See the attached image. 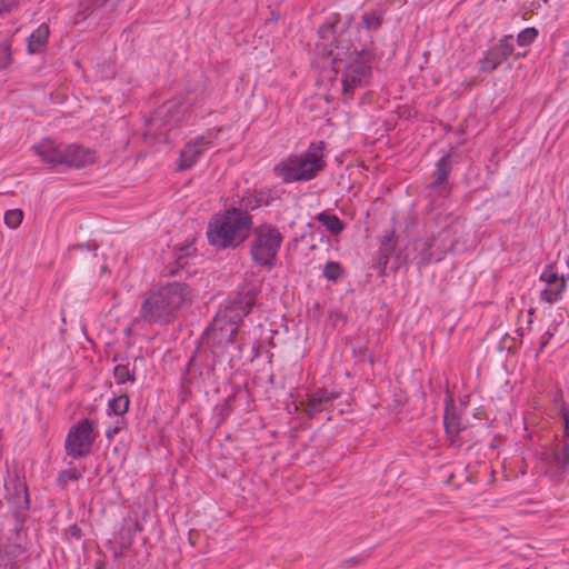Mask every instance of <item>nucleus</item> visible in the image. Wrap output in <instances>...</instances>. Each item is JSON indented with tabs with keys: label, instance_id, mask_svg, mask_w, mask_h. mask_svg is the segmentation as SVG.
Instances as JSON below:
<instances>
[{
	"label": "nucleus",
	"instance_id": "f257e3e1",
	"mask_svg": "<svg viewBox=\"0 0 569 569\" xmlns=\"http://www.w3.org/2000/svg\"><path fill=\"white\" fill-rule=\"evenodd\" d=\"M189 297L188 286L180 282L151 289L141 305L140 317L149 323H169Z\"/></svg>",
	"mask_w": 569,
	"mask_h": 569
},
{
	"label": "nucleus",
	"instance_id": "f03ea898",
	"mask_svg": "<svg viewBox=\"0 0 569 569\" xmlns=\"http://www.w3.org/2000/svg\"><path fill=\"white\" fill-rule=\"evenodd\" d=\"M203 98L187 94L173 98L160 106L148 121V132L169 140V133L183 120L202 117L208 110L203 108Z\"/></svg>",
	"mask_w": 569,
	"mask_h": 569
},
{
	"label": "nucleus",
	"instance_id": "7ed1b4c3",
	"mask_svg": "<svg viewBox=\"0 0 569 569\" xmlns=\"http://www.w3.org/2000/svg\"><path fill=\"white\" fill-rule=\"evenodd\" d=\"M251 229L250 214L246 210L231 208L210 219L207 237L209 243L217 248H237L248 238Z\"/></svg>",
	"mask_w": 569,
	"mask_h": 569
},
{
	"label": "nucleus",
	"instance_id": "20e7f679",
	"mask_svg": "<svg viewBox=\"0 0 569 569\" xmlns=\"http://www.w3.org/2000/svg\"><path fill=\"white\" fill-rule=\"evenodd\" d=\"M326 144L311 142L307 150L291 154L274 166V173L284 183L310 181L326 168Z\"/></svg>",
	"mask_w": 569,
	"mask_h": 569
},
{
	"label": "nucleus",
	"instance_id": "39448f33",
	"mask_svg": "<svg viewBox=\"0 0 569 569\" xmlns=\"http://www.w3.org/2000/svg\"><path fill=\"white\" fill-rule=\"evenodd\" d=\"M253 303L254 296L251 292H247L242 299H234L223 308H220L208 329L209 339L218 343H233V336L238 330V325L248 315Z\"/></svg>",
	"mask_w": 569,
	"mask_h": 569
},
{
	"label": "nucleus",
	"instance_id": "423d86ee",
	"mask_svg": "<svg viewBox=\"0 0 569 569\" xmlns=\"http://www.w3.org/2000/svg\"><path fill=\"white\" fill-rule=\"evenodd\" d=\"M457 229L458 223L450 221L437 234H426L416 239L413 242V260H416V263L418 266H426L443 260L456 244Z\"/></svg>",
	"mask_w": 569,
	"mask_h": 569
},
{
	"label": "nucleus",
	"instance_id": "0eeeda50",
	"mask_svg": "<svg viewBox=\"0 0 569 569\" xmlns=\"http://www.w3.org/2000/svg\"><path fill=\"white\" fill-rule=\"evenodd\" d=\"M282 241L283 236L276 226L268 222L258 224L252 229L251 259L261 268H272Z\"/></svg>",
	"mask_w": 569,
	"mask_h": 569
},
{
	"label": "nucleus",
	"instance_id": "6e6552de",
	"mask_svg": "<svg viewBox=\"0 0 569 569\" xmlns=\"http://www.w3.org/2000/svg\"><path fill=\"white\" fill-rule=\"evenodd\" d=\"M371 78V62L366 52L353 51L342 74L345 94H352L356 88L369 84Z\"/></svg>",
	"mask_w": 569,
	"mask_h": 569
},
{
	"label": "nucleus",
	"instance_id": "1a4fd4ad",
	"mask_svg": "<svg viewBox=\"0 0 569 569\" xmlns=\"http://www.w3.org/2000/svg\"><path fill=\"white\" fill-rule=\"evenodd\" d=\"M220 129H209L204 133L190 139L180 151L178 170L192 168L210 149L214 147Z\"/></svg>",
	"mask_w": 569,
	"mask_h": 569
},
{
	"label": "nucleus",
	"instance_id": "9d476101",
	"mask_svg": "<svg viewBox=\"0 0 569 569\" xmlns=\"http://www.w3.org/2000/svg\"><path fill=\"white\" fill-rule=\"evenodd\" d=\"M93 442V423L89 419H82L69 429L64 449L68 456L82 458L91 452Z\"/></svg>",
	"mask_w": 569,
	"mask_h": 569
},
{
	"label": "nucleus",
	"instance_id": "9b49d317",
	"mask_svg": "<svg viewBox=\"0 0 569 569\" xmlns=\"http://www.w3.org/2000/svg\"><path fill=\"white\" fill-rule=\"evenodd\" d=\"M539 459L547 475L552 478L563 476L569 469V442L559 441L553 446L542 448Z\"/></svg>",
	"mask_w": 569,
	"mask_h": 569
},
{
	"label": "nucleus",
	"instance_id": "f8f14e48",
	"mask_svg": "<svg viewBox=\"0 0 569 569\" xmlns=\"http://www.w3.org/2000/svg\"><path fill=\"white\" fill-rule=\"evenodd\" d=\"M512 36H505L499 42L487 50L479 60V68L483 72H491L496 70L503 61H506L513 52L515 47L512 42Z\"/></svg>",
	"mask_w": 569,
	"mask_h": 569
},
{
	"label": "nucleus",
	"instance_id": "ddd939ff",
	"mask_svg": "<svg viewBox=\"0 0 569 569\" xmlns=\"http://www.w3.org/2000/svg\"><path fill=\"white\" fill-rule=\"evenodd\" d=\"M66 144L58 143L52 139H42L39 143L32 146L34 153L50 166H64Z\"/></svg>",
	"mask_w": 569,
	"mask_h": 569
},
{
	"label": "nucleus",
	"instance_id": "4468645a",
	"mask_svg": "<svg viewBox=\"0 0 569 569\" xmlns=\"http://www.w3.org/2000/svg\"><path fill=\"white\" fill-rule=\"evenodd\" d=\"M64 158V166L72 168H82L94 163L97 154L94 150L89 148H83L78 144H66Z\"/></svg>",
	"mask_w": 569,
	"mask_h": 569
},
{
	"label": "nucleus",
	"instance_id": "2eb2a0df",
	"mask_svg": "<svg viewBox=\"0 0 569 569\" xmlns=\"http://www.w3.org/2000/svg\"><path fill=\"white\" fill-rule=\"evenodd\" d=\"M121 0H80L79 14L83 19L92 14L103 17L113 12Z\"/></svg>",
	"mask_w": 569,
	"mask_h": 569
},
{
	"label": "nucleus",
	"instance_id": "dca6fc26",
	"mask_svg": "<svg viewBox=\"0 0 569 569\" xmlns=\"http://www.w3.org/2000/svg\"><path fill=\"white\" fill-rule=\"evenodd\" d=\"M338 397L339 393L333 390H328L325 388L319 389L312 395L308 396L306 411L309 416H313L323 410H327L328 407L332 403V401Z\"/></svg>",
	"mask_w": 569,
	"mask_h": 569
},
{
	"label": "nucleus",
	"instance_id": "f3484780",
	"mask_svg": "<svg viewBox=\"0 0 569 569\" xmlns=\"http://www.w3.org/2000/svg\"><path fill=\"white\" fill-rule=\"evenodd\" d=\"M50 34L49 26L41 23L28 39V51L32 54L39 53L46 47Z\"/></svg>",
	"mask_w": 569,
	"mask_h": 569
},
{
	"label": "nucleus",
	"instance_id": "a211bd4d",
	"mask_svg": "<svg viewBox=\"0 0 569 569\" xmlns=\"http://www.w3.org/2000/svg\"><path fill=\"white\" fill-rule=\"evenodd\" d=\"M567 288V280L556 281L555 283L546 284L540 292V300L553 305L562 299Z\"/></svg>",
	"mask_w": 569,
	"mask_h": 569
},
{
	"label": "nucleus",
	"instance_id": "6ab92c4d",
	"mask_svg": "<svg viewBox=\"0 0 569 569\" xmlns=\"http://www.w3.org/2000/svg\"><path fill=\"white\" fill-rule=\"evenodd\" d=\"M315 219L320 222L331 234H339L345 229V224L338 216L328 211L319 212Z\"/></svg>",
	"mask_w": 569,
	"mask_h": 569
},
{
	"label": "nucleus",
	"instance_id": "aec40b11",
	"mask_svg": "<svg viewBox=\"0 0 569 569\" xmlns=\"http://www.w3.org/2000/svg\"><path fill=\"white\" fill-rule=\"evenodd\" d=\"M129 403L130 401L127 395L113 397L108 401L107 415L122 416L128 411Z\"/></svg>",
	"mask_w": 569,
	"mask_h": 569
},
{
	"label": "nucleus",
	"instance_id": "412c9836",
	"mask_svg": "<svg viewBox=\"0 0 569 569\" xmlns=\"http://www.w3.org/2000/svg\"><path fill=\"white\" fill-rule=\"evenodd\" d=\"M443 425L450 438L456 437L460 431V419L452 410H449L448 407L446 408Z\"/></svg>",
	"mask_w": 569,
	"mask_h": 569
},
{
	"label": "nucleus",
	"instance_id": "4be33fe9",
	"mask_svg": "<svg viewBox=\"0 0 569 569\" xmlns=\"http://www.w3.org/2000/svg\"><path fill=\"white\" fill-rule=\"evenodd\" d=\"M437 179L435 184H442L447 180L450 172V157L449 154L442 156L436 164Z\"/></svg>",
	"mask_w": 569,
	"mask_h": 569
},
{
	"label": "nucleus",
	"instance_id": "5701e85b",
	"mask_svg": "<svg viewBox=\"0 0 569 569\" xmlns=\"http://www.w3.org/2000/svg\"><path fill=\"white\" fill-rule=\"evenodd\" d=\"M113 377L118 385L136 381L134 375L130 371L128 365H117L113 369Z\"/></svg>",
	"mask_w": 569,
	"mask_h": 569
},
{
	"label": "nucleus",
	"instance_id": "b1692460",
	"mask_svg": "<svg viewBox=\"0 0 569 569\" xmlns=\"http://www.w3.org/2000/svg\"><path fill=\"white\" fill-rule=\"evenodd\" d=\"M23 219V213L20 209H11L4 213V224L10 229L18 228Z\"/></svg>",
	"mask_w": 569,
	"mask_h": 569
},
{
	"label": "nucleus",
	"instance_id": "393cba45",
	"mask_svg": "<svg viewBox=\"0 0 569 569\" xmlns=\"http://www.w3.org/2000/svg\"><path fill=\"white\" fill-rule=\"evenodd\" d=\"M342 274V268L339 262L329 261L325 264L323 277L330 281H337Z\"/></svg>",
	"mask_w": 569,
	"mask_h": 569
},
{
	"label": "nucleus",
	"instance_id": "a878e982",
	"mask_svg": "<svg viewBox=\"0 0 569 569\" xmlns=\"http://www.w3.org/2000/svg\"><path fill=\"white\" fill-rule=\"evenodd\" d=\"M538 37V31L533 28H526L521 32H519L517 37V43L520 47H526L531 44L536 38Z\"/></svg>",
	"mask_w": 569,
	"mask_h": 569
},
{
	"label": "nucleus",
	"instance_id": "bb28decb",
	"mask_svg": "<svg viewBox=\"0 0 569 569\" xmlns=\"http://www.w3.org/2000/svg\"><path fill=\"white\" fill-rule=\"evenodd\" d=\"M381 14L377 11L367 12L362 16V22L368 30L377 29L381 26Z\"/></svg>",
	"mask_w": 569,
	"mask_h": 569
},
{
	"label": "nucleus",
	"instance_id": "cd10ccee",
	"mask_svg": "<svg viewBox=\"0 0 569 569\" xmlns=\"http://www.w3.org/2000/svg\"><path fill=\"white\" fill-rule=\"evenodd\" d=\"M82 477V471L78 468H70L59 473L58 480L62 486H67L70 481H76Z\"/></svg>",
	"mask_w": 569,
	"mask_h": 569
},
{
	"label": "nucleus",
	"instance_id": "c85d7f7f",
	"mask_svg": "<svg viewBox=\"0 0 569 569\" xmlns=\"http://www.w3.org/2000/svg\"><path fill=\"white\" fill-rule=\"evenodd\" d=\"M539 280L545 282V284L555 283L556 281L566 280L563 276H559L552 268V266H547L539 276Z\"/></svg>",
	"mask_w": 569,
	"mask_h": 569
},
{
	"label": "nucleus",
	"instance_id": "c756f323",
	"mask_svg": "<svg viewBox=\"0 0 569 569\" xmlns=\"http://www.w3.org/2000/svg\"><path fill=\"white\" fill-rule=\"evenodd\" d=\"M73 249L89 250V251L96 252L98 249V246L94 243H79V244L74 246Z\"/></svg>",
	"mask_w": 569,
	"mask_h": 569
},
{
	"label": "nucleus",
	"instance_id": "7c9ffc66",
	"mask_svg": "<svg viewBox=\"0 0 569 569\" xmlns=\"http://www.w3.org/2000/svg\"><path fill=\"white\" fill-rule=\"evenodd\" d=\"M119 431H120V427L118 425L110 426L106 429V437L109 440H111Z\"/></svg>",
	"mask_w": 569,
	"mask_h": 569
},
{
	"label": "nucleus",
	"instance_id": "2f4dec72",
	"mask_svg": "<svg viewBox=\"0 0 569 569\" xmlns=\"http://www.w3.org/2000/svg\"><path fill=\"white\" fill-rule=\"evenodd\" d=\"M391 237H392V233L390 234V237H385V240L382 241V244H386L387 240H390Z\"/></svg>",
	"mask_w": 569,
	"mask_h": 569
}]
</instances>
